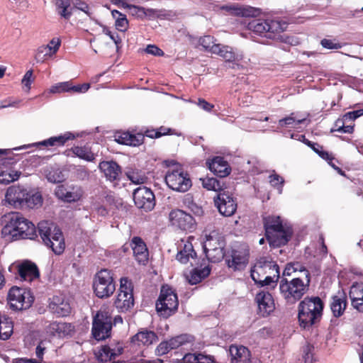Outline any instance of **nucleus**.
<instances>
[{
  "label": "nucleus",
  "mask_w": 363,
  "mask_h": 363,
  "mask_svg": "<svg viewBox=\"0 0 363 363\" xmlns=\"http://www.w3.org/2000/svg\"><path fill=\"white\" fill-rule=\"evenodd\" d=\"M1 233L4 238L10 241L35 240L38 237L35 225L18 212L9 215V220L3 228Z\"/></svg>",
  "instance_id": "1"
},
{
  "label": "nucleus",
  "mask_w": 363,
  "mask_h": 363,
  "mask_svg": "<svg viewBox=\"0 0 363 363\" xmlns=\"http://www.w3.org/2000/svg\"><path fill=\"white\" fill-rule=\"evenodd\" d=\"M324 303L319 296H306L298 305V323L301 328L309 330L323 316Z\"/></svg>",
  "instance_id": "2"
},
{
  "label": "nucleus",
  "mask_w": 363,
  "mask_h": 363,
  "mask_svg": "<svg viewBox=\"0 0 363 363\" xmlns=\"http://www.w3.org/2000/svg\"><path fill=\"white\" fill-rule=\"evenodd\" d=\"M250 276L259 286L272 285L274 287L280 278L279 267L272 259L262 257L251 268Z\"/></svg>",
  "instance_id": "3"
},
{
  "label": "nucleus",
  "mask_w": 363,
  "mask_h": 363,
  "mask_svg": "<svg viewBox=\"0 0 363 363\" xmlns=\"http://www.w3.org/2000/svg\"><path fill=\"white\" fill-rule=\"evenodd\" d=\"M38 232L43 243L57 255H62L65 242L61 229L52 222L41 220L38 223Z\"/></svg>",
  "instance_id": "4"
},
{
  "label": "nucleus",
  "mask_w": 363,
  "mask_h": 363,
  "mask_svg": "<svg viewBox=\"0 0 363 363\" xmlns=\"http://www.w3.org/2000/svg\"><path fill=\"white\" fill-rule=\"evenodd\" d=\"M311 281L300 278L289 280L282 277L279 281V291L286 304L293 305L301 301L303 296L308 291Z\"/></svg>",
  "instance_id": "5"
},
{
  "label": "nucleus",
  "mask_w": 363,
  "mask_h": 363,
  "mask_svg": "<svg viewBox=\"0 0 363 363\" xmlns=\"http://www.w3.org/2000/svg\"><path fill=\"white\" fill-rule=\"evenodd\" d=\"M247 29L255 35L268 39H275L287 28L286 22L275 19H252L247 23Z\"/></svg>",
  "instance_id": "6"
},
{
  "label": "nucleus",
  "mask_w": 363,
  "mask_h": 363,
  "mask_svg": "<svg viewBox=\"0 0 363 363\" xmlns=\"http://www.w3.org/2000/svg\"><path fill=\"white\" fill-rule=\"evenodd\" d=\"M156 310L159 315L168 318L178 310L179 300L175 290L167 284L162 285L156 301Z\"/></svg>",
  "instance_id": "7"
},
{
  "label": "nucleus",
  "mask_w": 363,
  "mask_h": 363,
  "mask_svg": "<svg viewBox=\"0 0 363 363\" xmlns=\"http://www.w3.org/2000/svg\"><path fill=\"white\" fill-rule=\"evenodd\" d=\"M93 290L94 294L102 299L109 298L114 293L116 283L111 270L102 269L95 274Z\"/></svg>",
  "instance_id": "8"
},
{
  "label": "nucleus",
  "mask_w": 363,
  "mask_h": 363,
  "mask_svg": "<svg viewBox=\"0 0 363 363\" xmlns=\"http://www.w3.org/2000/svg\"><path fill=\"white\" fill-rule=\"evenodd\" d=\"M120 288L114 300L113 306L118 312H126L134 306L133 285L128 278L120 279Z\"/></svg>",
  "instance_id": "9"
},
{
  "label": "nucleus",
  "mask_w": 363,
  "mask_h": 363,
  "mask_svg": "<svg viewBox=\"0 0 363 363\" xmlns=\"http://www.w3.org/2000/svg\"><path fill=\"white\" fill-rule=\"evenodd\" d=\"M8 302L13 311L28 309L34 301V296L30 289L12 286L8 293Z\"/></svg>",
  "instance_id": "10"
},
{
  "label": "nucleus",
  "mask_w": 363,
  "mask_h": 363,
  "mask_svg": "<svg viewBox=\"0 0 363 363\" xmlns=\"http://www.w3.org/2000/svg\"><path fill=\"white\" fill-rule=\"evenodd\" d=\"M164 179L169 188L178 192H186L192 186L189 174L182 167L169 169Z\"/></svg>",
  "instance_id": "11"
},
{
  "label": "nucleus",
  "mask_w": 363,
  "mask_h": 363,
  "mask_svg": "<svg viewBox=\"0 0 363 363\" xmlns=\"http://www.w3.org/2000/svg\"><path fill=\"white\" fill-rule=\"evenodd\" d=\"M9 271L13 272L16 279L21 281L31 282L40 277L38 266L30 260L13 264L9 267Z\"/></svg>",
  "instance_id": "12"
},
{
  "label": "nucleus",
  "mask_w": 363,
  "mask_h": 363,
  "mask_svg": "<svg viewBox=\"0 0 363 363\" xmlns=\"http://www.w3.org/2000/svg\"><path fill=\"white\" fill-rule=\"evenodd\" d=\"M250 257V250L247 247H238L233 249L230 254L225 255V263L228 268L233 271L242 270L247 264Z\"/></svg>",
  "instance_id": "13"
},
{
  "label": "nucleus",
  "mask_w": 363,
  "mask_h": 363,
  "mask_svg": "<svg viewBox=\"0 0 363 363\" xmlns=\"http://www.w3.org/2000/svg\"><path fill=\"white\" fill-rule=\"evenodd\" d=\"M112 329L111 317L98 313L94 318L91 333L96 340H104L111 336Z\"/></svg>",
  "instance_id": "14"
},
{
  "label": "nucleus",
  "mask_w": 363,
  "mask_h": 363,
  "mask_svg": "<svg viewBox=\"0 0 363 363\" xmlns=\"http://www.w3.org/2000/svg\"><path fill=\"white\" fill-rule=\"evenodd\" d=\"M169 220L172 225L182 230L191 232L196 228L194 218L184 211L175 208L170 211Z\"/></svg>",
  "instance_id": "15"
},
{
  "label": "nucleus",
  "mask_w": 363,
  "mask_h": 363,
  "mask_svg": "<svg viewBox=\"0 0 363 363\" xmlns=\"http://www.w3.org/2000/svg\"><path fill=\"white\" fill-rule=\"evenodd\" d=\"M215 206L219 213L226 217L233 216L237 210V201L235 198L229 191H220L214 197Z\"/></svg>",
  "instance_id": "16"
},
{
  "label": "nucleus",
  "mask_w": 363,
  "mask_h": 363,
  "mask_svg": "<svg viewBox=\"0 0 363 363\" xmlns=\"http://www.w3.org/2000/svg\"><path fill=\"white\" fill-rule=\"evenodd\" d=\"M84 193L82 187L77 184H60L56 186L55 190V196L67 203L80 201L84 196Z\"/></svg>",
  "instance_id": "17"
},
{
  "label": "nucleus",
  "mask_w": 363,
  "mask_h": 363,
  "mask_svg": "<svg viewBox=\"0 0 363 363\" xmlns=\"http://www.w3.org/2000/svg\"><path fill=\"white\" fill-rule=\"evenodd\" d=\"M135 206L145 211H152L155 206V194L152 190L146 186H139L133 194Z\"/></svg>",
  "instance_id": "18"
},
{
  "label": "nucleus",
  "mask_w": 363,
  "mask_h": 363,
  "mask_svg": "<svg viewBox=\"0 0 363 363\" xmlns=\"http://www.w3.org/2000/svg\"><path fill=\"white\" fill-rule=\"evenodd\" d=\"M124 347L121 342L111 343L98 347L94 350V355L98 362L106 363L115 359L123 353Z\"/></svg>",
  "instance_id": "19"
},
{
  "label": "nucleus",
  "mask_w": 363,
  "mask_h": 363,
  "mask_svg": "<svg viewBox=\"0 0 363 363\" xmlns=\"http://www.w3.org/2000/svg\"><path fill=\"white\" fill-rule=\"evenodd\" d=\"M50 311L57 317L68 316L72 312L69 299L63 294L52 296L48 301Z\"/></svg>",
  "instance_id": "20"
},
{
  "label": "nucleus",
  "mask_w": 363,
  "mask_h": 363,
  "mask_svg": "<svg viewBox=\"0 0 363 363\" xmlns=\"http://www.w3.org/2000/svg\"><path fill=\"white\" fill-rule=\"evenodd\" d=\"M99 169L104 174L106 179L118 185L122 177L121 167L113 160L101 161L99 164Z\"/></svg>",
  "instance_id": "21"
},
{
  "label": "nucleus",
  "mask_w": 363,
  "mask_h": 363,
  "mask_svg": "<svg viewBox=\"0 0 363 363\" xmlns=\"http://www.w3.org/2000/svg\"><path fill=\"white\" fill-rule=\"evenodd\" d=\"M27 195V189L20 185L10 186L5 194V201L15 208H22L24 196Z\"/></svg>",
  "instance_id": "22"
},
{
  "label": "nucleus",
  "mask_w": 363,
  "mask_h": 363,
  "mask_svg": "<svg viewBox=\"0 0 363 363\" xmlns=\"http://www.w3.org/2000/svg\"><path fill=\"white\" fill-rule=\"evenodd\" d=\"M255 301L258 306L259 313L263 317L269 315L275 309L274 300L269 291H262L257 293Z\"/></svg>",
  "instance_id": "23"
},
{
  "label": "nucleus",
  "mask_w": 363,
  "mask_h": 363,
  "mask_svg": "<svg viewBox=\"0 0 363 363\" xmlns=\"http://www.w3.org/2000/svg\"><path fill=\"white\" fill-rule=\"evenodd\" d=\"M130 247L137 262L145 265L148 261L149 252L143 239L138 236L133 237L130 241Z\"/></svg>",
  "instance_id": "24"
},
{
  "label": "nucleus",
  "mask_w": 363,
  "mask_h": 363,
  "mask_svg": "<svg viewBox=\"0 0 363 363\" xmlns=\"http://www.w3.org/2000/svg\"><path fill=\"white\" fill-rule=\"evenodd\" d=\"M208 169L218 177H225L230 174L231 168L228 162L220 156L213 157L206 161Z\"/></svg>",
  "instance_id": "25"
},
{
  "label": "nucleus",
  "mask_w": 363,
  "mask_h": 363,
  "mask_svg": "<svg viewBox=\"0 0 363 363\" xmlns=\"http://www.w3.org/2000/svg\"><path fill=\"white\" fill-rule=\"evenodd\" d=\"M293 228L288 225L280 230L279 233H273L267 238L269 246L273 248H278L286 245L293 236Z\"/></svg>",
  "instance_id": "26"
},
{
  "label": "nucleus",
  "mask_w": 363,
  "mask_h": 363,
  "mask_svg": "<svg viewBox=\"0 0 363 363\" xmlns=\"http://www.w3.org/2000/svg\"><path fill=\"white\" fill-rule=\"evenodd\" d=\"M262 222L266 239L270 235H273V233H279L281 229L289 225L287 223H284L280 216L274 215L264 217Z\"/></svg>",
  "instance_id": "27"
},
{
  "label": "nucleus",
  "mask_w": 363,
  "mask_h": 363,
  "mask_svg": "<svg viewBox=\"0 0 363 363\" xmlns=\"http://www.w3.org/2000/svg\"><path fill=\"white\" fill-rule=\"evenodd\" d=\"M229 352L231 356V363L250 362L251 352L243 345H232L230 346Z\"/></svg>",
  "instance_id": "28"
},
{
  "label": "nucleus",
  "mask_w": 363,
  "mask_h": 363,
  "mask_svg": "<svg viewBox=\"0 0 363 363\" xmlns=\"http://www.w3.org/2000/svg\"><path fill=\"white\" fill-rule=\"evenodd\" d=\"M352 306L359 312H363V282L354 283L350 290Z\"/></svg>",
  "instance_id": "29"
},
{
  "label": "nucleus",
  "mask_w": 363,
  "mask_h": 363,
  "mask_svg": "<svg viewBox=\"0 0 363 363\" xmlns=\"http://www.w3.org/2000/svg\"><path fill=\"white\" fill-rule=\"evenodd\" d=\"M175 360L183 363H217L214 356L205 352L186 353Z\"/></svg>",
  "instance_id": "30"
},
{
  "label": "nucleus",
  "mask_w": 363,
  "mask_h": 363,
  "mask_svg": "<svg viewBox=\"0 0 363 363\" xmlns=\"http://www.w3.org/2000/svg\"><path fill=\"white\" fill-rule=\"evenodd\" d=\"M79 135H75L72 132H65L64 134L58 136L50 137L47 140H44L38 143V145H42L45 147H60L65 145L67 142L74 140Z\"/></svg>",
  "instance_id": "31"
},
{
  "label": "nucleus",
  "mask_w": 363,
  "mask_h": 363,
  "mask_svg": "<svg viewBox=\"0 0 363 363\" xmlns=\"http://www.w3.org/2000/svg\"><path fill=\"white\" fill-rule=\"evenodd\" d=\"M24 197L21 209H35L41 207L43 205V196L39 191L27 189V195Z\"/></svg>",
  "instance_id": "32"
},
{
  "label": "nucleus",
  "mask_w": 363,
  "mask_h": 363,
  "mask_svg": "<svg viewBox=\"0 0 363 363\" xmlns=\"http://www.w3.org/2000/svg\"><path fill=\"white\" fill-rule=\"evenodd\" d=\"M66 152H72L74 157L89 162H94L97 157V154L93 152L89 145L73 146Z\"/></svg>",
  "instance_id": "33"
},
{
  "label": "nucleus",
  "mask_w": 363,
  "mask_h": 363,
  "mask_svg": "<svg viewBox=\"0 0 363 363\" xmlns=\"http://www.w3.org/2000/svg\"><path fill=\"white\" fill-rule=\"evenodd\" d=\"M157 340L156 333L151 330H144L138 332L131 337V342L137 345H150Z\"/></svg>",
  "instance_id": "34"
},
{
  "label": "nucleus",
  "mask_w": 363,
  "mask_h": 363,
  "mask_svg": "<svg viewBox=\"0 0 363 363\" xmlns=\"http://www.w3.org/2000/svg\"><path fill=\"white\" fill-rule=\"evenodd\" d=\"M347 307V296L345 293L333 296L330 308L335 317L339 318L343 315Z\"/></svg>",
  "instance_id": "35"
},
{
  "label": "nucleus",
  "mask_w": 363,
  "mask_h": 363,
  "mask_svg": "<svg viewBox=\"0 0 363 363\" xmlns=\"http://www.w3.org/2000/svg\"><path fill=\"white\" fill-rule=\"evenodd\" d=\"M211 268L209 266H205L202 269L195 267L189 272L186 278L191 285L197 284L208 277L211 274Z\"/></svg>",
  "instance_id": "36"
},
{
  "label": "nucleus",
  "mask_w": 363,
  "mask_h": 363,
  "mask_svg": "<svg viewBox=\"0 0 363 363\" xmlns=\"http://www.w3.org/2000/svg\"><path fill=\"white\" fill-rule=\"evenodd\" d=\"M196 257V252L194 250L193 245L189 240L184 243V245L179 250L176 259L182 264H186L190 258Z\"/></svg>",
  "instance_id": "37"
},
{
  "label": "nucleus",
  "mask_w": 363,
  "mask_h": 363,
  "mask_svg": "<svg viewBox=\"0 0 363 363\" xmlns=\"http://www.w3.org/2000/svg\"><path fill=\"white\" fill-rule=\"evenodd\" d=\"M121 5L130 16L139 19H144L147 15L154 13L152 9H145L142 6L129 4L126 2H122Z\"/></svg>",
  "instance_id": "38"
},
{
  "label": "nucleus",
  "mask_w": 363,
  "mask_h": 363,
  "mask_svg": "<svg viewBox=\"0 0 363 363\" xmlns=\"http://www.w3.org/2000/svg\"><path fill=\"white\" fill-rule=\"evenodd\" d=\"M213 54H216L223 57L226 62H233L238 60V55L233 50V48L221 44H218L214 48Z\"/></svg>",
  "instance_id": "39"
},
{
  "label": "nucleus",
  "mask_w": 363,
  "mask_h": 363,
  "mask_svg": "<svg viewBox=\"0 0 363 363\" xmlns=\"http://www.w3.org/2000/svg\"><path fill=\"white\" fill-rule=\"evenodd\" d=\"M21 174V172L16 171L12 168L0 167V184H9L11 182L17 181Z\"/></svg>",
  "instance_id": "40"
},
{
  "label": "nucleus",
  "mask_w": 363,
  "mask_h": 363,
  "mask_svg": "<svg viewBox=\"0 0 363 363\" xmlns=\"http://www.w3.org/2000/svg\"><path fill=\"white\" fill-rule=\"evenodd\" d=\"M74 327L71 323L65 322L55 321L50 323V329L60 337H65L69 335Z\"/></svg>",
  "instance_id": "41"
},
{
  "label": "nucleus",
  "mask_w": 363,
  "mask_h": 363,
  "mask_svg": "<svg viewBox=\"0 0 363 363\" xmlns=\"http://www.w3.org/2000/svg\"><path fill=\"white\" fill-rule=\"evenodd\" d=\"M44 174L48 181L53 184L60 183L65 180L64 174L59 168L47 167L44 169Z\"/></svg>",
  "instance_id": "42"
},
{
  "label": "nucleus",
  "mask_w": 363,
  "mask_h": 363,
  "mask_svg": "<svg viewBox=\"0 0 363 363\" xmlns=\"http://www.w3.org/2000/svg\"><path fill=\"white\" fill-rule=\"evenodd\" d=\"M306 144L311 147L322 159L326 160L330 165L333 168H335V165L333 163L335 157L331 153L324 150L323 146L318 143H314L309 140H307Z\"/></svg>",
  "instance_id": "43"
},
{
  "label": "nucleus",
  "mask_w": 363,
  "mask_h": 363,
  "mask_svg": "<svg viewBox=\"0 0 363 363\" xmlns=\"http://www.w3.org/2000/svg\"><path fill=\"white\" fill-rule=\"evenodd\" d=\"M112 16L116 19L115 26L121 32H125L128 28V21L126 15L117 10L112 11Z\"/></svg>",
  "instance_id": "44"
},
{
  "label": "nucleus",
  "mask_w": 363,
  "mask_h": 363,
  "mask_svg": "<svg viewBox=\"0 0 363 363\" xmlns=\"http://www.w3.org/2000/svg\"><path fill=\"white\" fill-rule=\"evenodd\" d=\"M191 337L186 335L182 334L180 335H177L173 337L169 340H167V342L169 347L170 350H175L185 345L186 343L190 342L191 341Z\"/></svg>",
  "instance_id": "45"
},
{
  "label": "nucleus",
  "mask_w": 363,
  "mask_h": 363,
  "mask_svg": "<svg viewBox=\"0 0 363 363\" xmlns=\"http://www.w3.org/2000/svg\"><path fill=\"white\" fill-rule=\"evenodd\" d=\"M70 5V0H58L56 3L59 15L67 20L69 19L72 14V11L69 10Z\"/></svg>",
  "instance_id": "46"
},
{
  "label": "nucleus",
  "mask_w": 363,
  "mask_h": 363,
  "mask_svg": "<svg viewBox=\"0 0 363 363\" xmlns=\"http://www.w3.org/2000/svg\"><path fill=\"white\" fill-rule=\"evenodd\" d=\"M218 247L211 252H208L206 254L207 259L213 263L218 262L221 261L224 257L225 258V255L224 253V249L221 246L220 243H218Z\"/></svg>",
  "instance_id": "47"
},
{
  "label": "nucleus",
  "mask_w": 363,
  "mask_h": 363,
  "mask_svg": "<svg viewBox=\"0 0 363 363\" xmlns=\"http://www.w3.org/2000/svg\"><path fill=\"white\" fill-rule=\"evenodd\" d=\"M72 83L71 81L59 82L54 85H52L50 90L49 93L51 94H60L65 92H72Z\"/></svg>",
  "instance_id": "48"
},
{
  "label": "nucleus",
  "mask_w": 363,
  "mask_h": 363,
  "mask_svg": "<svg viewBox=\"0 0 363 363\" xmlns=\"http://www.w3.org/2000/svg\"><path fill=\"white\" fill-rule=\"evenodd\" d=\"M199 42L206 50H209L212 53H213L214 48L218 45L215 43L214 37L210 35L200 38Z\"/></svg>",
  "instance_id": "49"
},
{
  "label": "nucleus",
  "mask_w": 363,
  "mask_h": 363,
  "mask_svg": "<svg viewBox=\"0 0 363 363\" xmlns=\"http://www.w3.org/2000/svg\"><path fill=\"white\" fill-rule=\"evenodd\" d=\"M202 185L203 188L208 190H212L215 191H223L221 189V185L220 182L216 178H205L202 179Z\"/></svg>",
  "instance_id": "50"
},
{
  "label": "nucleus",
  "mask_w": 363,
  "mask_h": 363,
  "mask_svg": "<svg viewBox=\"0 0 363 363\" xmlns=\"http://www.w3.org/2000/svg\"><path fill=\"white\" fill-rule=\"evenodd\" d=\"M126 176L131 182L135 184H144L147 177L144 174L138 170H133L126 172Z\"/></svg>",
  "instance_id": "51"
},
{
  "label": "nucleus",
  "mask_w": 363,
  "mask_h": 363,
  "mask_svg": "<svg viewBox=\"0 0 363 363\" xmlns=\"http://www.w3.org/2000/svg\"><path fill=\"white\" fill-rule=\"evenodd\" d=\"M293 266L294 267V271L296 272H299L301 274L296 277L295 278H300L303 280L308 279V281H311V273L306 268V267L300 262H291Z\"/></svg>",
  "instance_id": "52"
},
{
  "label": "nucleus",
  "mask_w": 363,
  "mask_h": 363,
  "mask_svg": "<svg viewBox=\"0 0 363 363\" xmlns=\"http://www.w3.org/2000/svg\"><path fill=\"white\" fill-rule=\"evenodd\" d=\"M294 113H291L290 116L285 117L279 121V125L281 128L293 125L294 123L299 125L301 124L305 119H298L296 120L294 116Z\"/></svg>",
  "instance_id": "53"
},
{
  "label": "nucleus",
  "mask_w": 363,
  "mask_h": 363,
  "mask_svg": "<svg viewBox=\"0 0 363 363\" xmlns=\"http://www.w3.org/2000/svg\"><path fill=\"white\" fill-rule=\"evenodd\" d=\"M52 55L50 48L42 45L37 49L35 58L38 62H43L47 57Z\"/></svg>",
  "instance_id": "54"
},
{
  "label": "nucleus",
  "mask_w": 363,
  "mask_h": 363,
  "mask_svg": "<svg viewBox=\"0 0 363 363\" xmlns=\"http://www.w3.org/2000/svg\"><path fill=\"white\" fill-rule=\"evenodd\" d=\"M236 13L243 17H255L258 14V10L252 6H244L236 9Z\"/></svg>",
  "instance_id": "55"
},
{
  "label": "nucleus",
  "mask_w": 363,
  "mask_h": 363,
  "mask_svg": "<svg viewBox=\"0 0 363 363\" xmlns=\"http://www.w3.org/2000/svg\"><path fill=\"white\" fill-rule=\"evenodd\" d=\"M274 174L269 176V182L270 184L276 188H281L284 183V179L279 176V174L275 173V171H273Z\"/></svg>",
  "instance_id": "56"
},
{
  "label": "nucleus",
  "mask_w": 363,
  "mask_h": 363,
  "mask_svg": "<svg viewBox=\"0 0 363 363\" xmlns=\"http://www.w3.org/2000/svg\"><path fill=\"white\" fill-rule=\"evenodd\" d=\"M219 243L217 239H213L211 235H208L206 237V240L203 245V251L205 254L208 252H211L214 249H216L218 246H216Z\"/></svg>",
  "instance_id": "57"
},
{
  "label": "nucleus",
  "mask_w": 363,
  "mask_h": 363,
  "mask_svg": "<svg viewBox=\"0 0 363 363\" xmlns=\"http://www.w3.org/2000/svg\"><path fill=\"white\" fill-rule=\"evenodd\" d=\"M145 139V135L143 133H138L137 134H132L130 133V140H129V145L130 146H139L143 144Z\"/></svg>",
  "instance_id": "58"
},
{
  "label": "nucleus",
  "mask_w": 363,
  "mask_h": 363,
  "mask_svg": "<svg viewBox=\"0 0 363 363\" xmlns=\"http://www.w3.org/2000/svg\"><path fill=\"white\" fill-rule=\"evenodd\" d=\"M170 350L167 340L161 342L155 349V354L157 356H162L167 354Z\"/></svg>",
  "instance_id": "59"
},
{
  "label": "nucleus",
  "mask_w": 363,
  "mask_h": 363,
  "mask_svg": "<svg viewBox=\"0 0 363 363\" xmlns=\"http://www.w3.org/2000/svg\"><path fill=\"white\" fill-rule=\"evenodd\" d=\"M156 130L157 131L155 135V138H160V137L164 136V135H172L175 134L174 129H172L170 128H167L164 126H160V128L156 129Z\"/></svg>",
  "instance_id": "60"
},
{
  "label": "nucleus",
  "mask_w": 363,
  "mask_h": 363,
  "mask_svg": "<svg viewBox=\"0 0 363 363\" xmlns=\"http://www.w3.org/2000/svg\"><path fill=\"white\" fill-rule=\"evenodd\" d=\"M116 141L121 145H129L130 132H123L115 135Z\"/></svg>",
  "instance_id": "61"
},
{
  "label": "nucleus",
  "mask_w": 363,
  "mask_h": 363,
  "mask_svg": "<svg viewBox=\"0 0 363 363\" xmlns=\"http://www.w3.org/2000/svg\"><path fill=\"white\" fill-rule=\"evenodd\" d=\"M320 45L327 49H339L342 45L339 43H335L334 40L324 38L320 41Z\"/></svg>",
  "instance_id": "62"
},
{
  "label": "nucleus",
  "mask_w": 363,
  "mask_h": 363,
  "mask_svg": "<svg viewBox=\"0 0 363 363\" xmlns=\"http://www.w3.org/2000/svg\"><path fill=\"white\" fill-rule=\"evenodd\" d=\"M343 116H344L345 119L347 120V121H353L356 118L363 116V108L352 111H349V112L345 113Z\"/></svg>",
  "instance_id": "63"
},
{
  "label": "nucleus",
  "mask_w": 363,
  "mask_h": 363,
  "mask_svg": "<svg viewBox=\"0 0 363 363\" xmlns=\"http://www.w3.org/2000/svg\"><path fill=\"white\" fill-rule=\"evenodd\" d=\"M145 52L155 56H162L164 52L155 45H148L145 48Z\"/></svg>",
  "instance_id": "64"
}]
</instances>
